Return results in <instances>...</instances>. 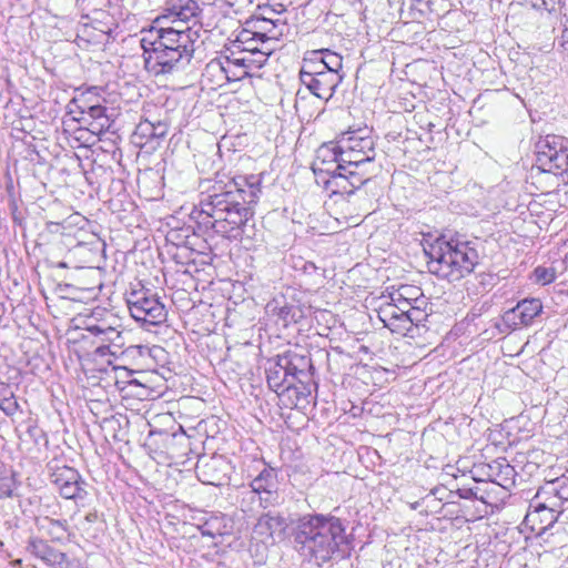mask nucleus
Returning a JSON list of instances; mask_svg holds the SVG:
<instances>
[{"instance_id":"f257e3e1","label":"nucleus","mask_w":568,"mask_h":568,"mask_svg":"<svg viewBox=\"0 0 568 568\" xmlns=\"http://www.w3.org/2000/svg\"><path fill=\"white\" fill-rule=\"evenodd\" d=\"M260 194V175L232 178L226 183L217 181L213 192L200 202V210L193 212L197 227L229 240L240 239Z\"/></svg>"},{"instance_id":"f03ea898","label":"nucleus","mask_w":568,"mask_h":568,"mask_svg":"<svg viewBox=\"0 0 568 568\" xmlns=\"http://www.w3.org/2000/svg\"><path fill=\"white\" fill-rule=\"evenodd\" d=\"M197 38V32L190 27L151 28L140 40L145 69L154 75L183 69L193 58Z\"/></svg>"},{"instance_id":"7ed1b4c3","label":"nucleus","mask_w":568,"mask_h":568,"mask_svg":"<svg viewBox=\"0 0 568 568\" xmlns=\"http://www.w3.org/2000/svg\"><path fill=\"white\" fill-rule=\"evenodd\" d=\"M345 526L338 517L307 514L298 518L294 529L297 550L314 559L317 565L346 555L347 537Z\"/></svg>"},{"instance_id":"20e7f679","label":"nucleus","mask_w":568,"mask_h":568,"mask_svg":"<svg viewBox=\"0 0 568 568\" xmlns=\"http://www.w3.org/2000/svg\"><path fill=\"white\" fill-rule=\"evenodd\" d=\"M428 256L429 272L448 281H458L470 274L478 264V253L470 242L458 237L445 240L437 239L429 250H425Z\"/></svg>"},{"instance_id":"39448f33","label":"nucleus","mask_w":568,"mask_h":568,"mask_svg":"<svg viewBox=\"0 0 568 568\" xmlns=\"http://www.w3.org/2000/svg\"><path fill=\"white\" fill-rule=\"evenodd\" d=\"M311 358L291 352L268 361L265 374L270 390H298L294 381L304 385L311 378Z\"/></svg>"},{"instance_id":"423d86ee","label":"nucleus","mask_w":568,"mask_h":568,"mask_svg":"<svg viewBox=\"0 0 568 568\" xmlns=\"http://www.w3.org/2000/svg\"><path fill=\"white\" fill-rule=\"evenodd\" d=\"M562 480H554L548 483L545 487H542L541 493H538L536 499L529 506V509L525 517V524L534 531L536 535L544 534L549 527H551L558 517V513L555 510L552 504L551 506L546 505L540 501L541 494H549L557 497L559 500L568 499V487H562Z\"/></svg>"},{"instance_id":"0eeeda50","label":"nucleus","mask_w":568,"mask_h":568,"mask_svg":"<svg viewBox=\"0 0 568 568\" xmlns=\"http://www.w3.org/2000/svg\"><path fill=\"white\" fill-rule=\"evenodd\" d=\"M537 169L552 173L568 184V140L547 135L537 143Z\"/></svg>"},{"instance_id":"6e6552de","label":"nucleus","mask_w":568,"mask_h":568,"mask_svg":"<svg viewBox=\"0 0 568 568\" xmlns=\"http://www.w3.org/2000/svg\"><path fill=\"white\" fill-rule=\"evenodd\" d=\"M90 335L95 337V342H121L123 336V325L121 318L113 312L95 307L91 314L87 316L83 327Z\"/></svg>"},{"instance_id":"1a4fd4ad","label":"nucleus","mask_w":568,"mask_h":568,"mask_svg":"<svg viewBox=\"0 0 568 568\" xmlns=\"http://www.w3.org/2000/svg\"><path fill=\"white\" fill-rule=\"evenodd\" d=\"M131 316L148 325H159L166 318L164 305L155 295H146L145 292H133L126 300Z\"/></svg>"},{"instance_id":"9d476101","label":"nucleus","mask_w":568,"mask_h":568,"mask_svg":"<svg viewBox=\"0 0 568 568\" xmlns=\"http://www.w3.org/2000/svg\"><path fill=\"white\" fill-rule=\"evenodd\" d=\"M51 483L65 499H84L88 496L87 483L77 469L69 466L50 467Z\"/></svg>"},{"instance_id":"9b49d317","label":"nucleus","mask_w":568,"mask_h":568,"mask_svg":"<svg viewBox=\"0 0 568 568\" xmlns=\"http://www.w3.org/2000/svg\"><path fill=\"white\" fill-rule=\"evenodd\" d=\"M231 465L222 455L200 457L195 473L200 481L205 485L222 486L227 483Z\"/></svg>"},{"instance_id":"f8f14e48","label":"nucleus","mask_w":568,"mask_h":568,"mask_svg":"<svg viewBox=\"0 0 568 568\" xmlns=\"http://www.w3.org/2000/svg\"><path fill=\"white\" fill-rule=\"evenodd\" d=\"M90 94H93V89L82 91L80 94L74 97L68 104L69 113L72 114L78 112L81 116H74V120L84 122H87V119L84 118L87 114L90 119L98 122L99 130L109 128V119L105 114L106 108L100 101H97L95 104H89L88 99L90 98Z\"/></svg>"},{"instance_id":"ddd939ff","label":"nucleus","mask_w":568,"mask_h":568,"mask_svg":"<svg viewBox=\"0 0 568 568\" xmlns=\"http://www.w3.org/2000/svg\"><path fill=\"white\" fill-rule=\"evenodd\" d=\"M542 311L541 301L538 298H525L517 303V305L507 311L503 316V322L509 328H517L519 326H528L532 323L534 318Z\"/></svg>"},{"instance_id":"4468645a","label":"nucleus","mask_w":568,"mask_h":568,"mask_svg":"<svg viewBox=\"0 0 568 568\" xmlns=\"http://www.w3.org/2000/svg\"><path fill=\"white\" fill-rule=\"evenodd\" d=\"M100 345L95 348V354L100 357L111 356L116 358L119 355H123L125 353L135 355L138 354L140 357H151L159 358L164 354V349L161 346L153 345L152 347L145 345H132L123 351L125 346V337L121 336V342L116 343V346L113 345L114 342H99Z\"/></svg>"},{"instance_id":"2eb2a0df","label":"nucleus","mask_w":568,"mask_h":568,"mask_svg":"<svg viewBox=\"0 0 568 568\" xmlns=\"http://www.w3.org/2000/svg\"><path fill=\"white\" fill-rule=\"evenodd\" d=\"M27 550L49 567L70 568L67 554L51 547L48 541L41 538L31 537L28 541Z\"/></svg>"},{"instance_id":"dca6fc26","label":"nucleus","mask_w":568,"mask_h":568,"mask_svg":"<svg viewBox=\"0 0 568 568\" xmlns=\"http://www.w3.org/2000/svg\"><path fill=\"white\" fill-rule=\"evenodd\" d=\"M341 73L325 71L316 77L304 75L301 81L315 97L328 101L335 93L336 88L342 82Z\"/></svg>"},{"instance_id":"f3484780","label":"nucleus","mask_w":568,"mask_h":568,"mask_svg":"<svg viewBox=\"0 0 568 568\" xmlns=\"http://www.w3.org/2000/svg\"><path fill=\"white\" fill-rule=\"evenodd\" d=\"M477 470H481L489 481L496 483L505 489H510L515 485L516 470L505 458L496 459Z\"/></svg>"},{"instance_id":"a211bd4d","label":"nucleus","mask_w":568,"mask_h":568,"mask_svg":"<svg viewBox=\"0 0 568 568\" xmlns=\"http://www.w3.org/2000/svg\"><path fill=\"white\" fill-rule=\"evenodd\" d=\"M185 434L182 432L181 434L178 433H170L168 430H150L145 443L144 448L148 450V454L153 458L156 459L158 457H162L163 455L168 454L169 448L178 440V439H184Z\"/></svg>"},{"instance_id":"6ab92c4d","label":"nucleus","mask_w":568,"mask_h":568,"mask_svg":"<svg viewBox=\"0 0 568 568\" xmlns=\"http://www.w3.org/2000/svg\"><path fill=\"white\" fill-rule=\"evenodd\" d=\"M287 524L284 517L278 514L267 513L262 515L254 526V534L262 540L267 538H280L285 536Z\"/></svg>"},{"instance_id":"aec40b11","label":"nucleus","mask_w":568,"mask_h":568,"mask_svg":"<svg viewBox=\"0 0 568 568\" xmlns=\"http://www.w3.org/2000/svg\"><path fill=\"white\" fill-rule=\"evenodd\" d=\"M397 312L393 306H381L378 310V317L384 326L389 328L393 333L406 335L410 332V326L407 318V312L397 307Z\"/></svg>"},{"instance_id":"412c9836","label":"nucleus","mask_w":568,"mask_h":568,"mask_svg":"<svg viewBox=\"0 0 568 568\" xmlns=\"http://www.w3.org/2000/svg\"><path fill=\"white\" fill-rule=\"evenodd\" d=\"M165 11V18H172L173 22H187L197 18L200 7L195 0H169Z\"/></svg>"},{"instance_id":"4be33fe9","label":"nucleus","mask_w":568,"mask_h":568,"mask_svg":"<svg viewBox=\"0 0 568 568\" xmlns=\"http://www.w3.org/2000/svg\"><path fill=\"white\" fill-rule=\"evenodd\" d=\"M203 82L211 85L212 89L221 88L227 83L225 64L223 58L211 60L202 73Z\"/></svg>"},{"instance_id":"5701e85b","label":"nucleus","mask_w":568,"mask_h":568,"mask_svg":"<svg viewBox=\"0 0 568 568\" xmlns=\"http://www.w3.org/2000/svg\"><path fill=\"white\" fill-rule=\"evenodd\" d=\"M341 150H353L355 152L366 151L375 153L374 141L371 136H361L355 132L346 133L339 139Z\"/></svg>"},{"instance_id":"b1692460","label":"nucleus","mask_w":568,"mask_h":568,"mask_svg":"<svg viewBox=\"0 0 568 568\" xmlns=\"http://www.w3.org/2000/svg\"><path fill=\"white\" fill-rule=\"evenodd\" d=\"M339 158H342L339 142L323 144L317 150L316 158L312 164V170H323V163L332 165V162H337V164H339Z\"/></svg>"},{"instance_id":"393cba45","label":"nucleus","mask_w":568,"mask_h":568,"mask_svg":"<svg viewBox=\"0 0 568 568\" xmlns=\"http://www.w3.org/2000/svg\"><path fill=\"white\" fill-rule=\"evenodd\" d=\"M39 528L43 530L53 542H63L64 534L68 531V521L65 519H53L43 517L39 520Z\"/></svg>"},{"instance_id":"a878e982","label":"nucleus","mask_w":568,"mask_h":568,"mask_svg":"<svg viewBox=\"0 0 568 568\" xmlns=\"http://www.w3.org/2000/svg\"><path fill=\"white\" fill-rule=\"evenodd\" d=\"M276 477L274 468L264 466L260 474L251 481L252 490L258 494L273 493L276 489Z\"/></svg>"},{"instance_id":"bb28decb","label":"nucleus","mask_w":568,"mask_h":568,"mask_svg":"<svg viewBox=\"0 0 568 568\" xmlns=\"http://www.w3.org/2000/svg\"><path fill=\"white\" fill-rule=\"evenodd\" d=\"M375 153H366V151L355 152L353 150H342V163L344 169H363L367 163L373 162Z\"/></svg>"},{"instance_id":"cd10ccee","label":"nucleus","mask_w":568,"mask_h":568,"mask_svg":"<svg viewBox=\"0 0 568 568\" xmlns=\"http://www.w3.org/2000/svg\"><path fill=\"white\" fill-rule=\"evenodd\" d=\"M326 71V67L323 63V59H321V52L318 50H313L306 53L303 65L300 71V79L303 81L304 75L316 77Z\"/></svg>"},{"instance_id":"c85d7f7f","label":"nucleus","mask_w":568,"mask_h":568,"mask_svg":"<svg viewBox=\"0 0 568 568\" xmlns=\"http://www.w3.org/2000/svg\"><path fill=\"white\" fill-rule=\"evenodd\" d=\"M346 172L339 170L335 175L323 179V186L332 194H353L354 190L346 178Z\"/></svg>"},{"instance_id":"c756f323","label":"nucleus","mask_w":568,"mask_h":568,"mask_svg":"<svg viewBox=\"0 0 568 568\" xmlns=\"http://www.w3.org/2000/svg\"><path fill=\"white\" fill-rule=\"evenodd\" d=\"M166 134V125L162 122L153 123L149 120L141 121L134 132L135 138L152 139L163 138Z\"/></svg>"},{"instance_id":"7c9ffc66","label":"nucleus","mask_w":568,"mask_h":568,"mask_svg":"<svg viewBox=\"0 0 568 568\" xmlns=\"http://www.w3.org/2000/svg\"><path fill=\"white\" fill-rule=\"evenodd\" d=\"M202 536H209L215 538L225 534V525H223V518L211 517L205 520L200 527Z\"/></svg>"},{"instance_id":"2f4dec72","label":"nucleus","mask_w":568,"mask_h":568,"mask_svg":"<svg viewBox=\"0 0 568 568\" xmlns=\"http://www.w3.org/2000/svg\"><path fill=\"white\" fill-rule=\"evenodd\" d=\"M318 51L321 52V59H323L326 70L333 73H339L343 67V58L329 49H322Z\"/></svg>"},{"instance_id":"473e14b6","label":"nucleus","mask_w":568,"mask_h":568,"mask_svg":"<svg viewBox=\"0 0 568 568\" xmlns=\"http://www.w3.org/2000/svg\"><path fill=\"white\" fill-rule=\"evenodd\" d=\"M256 33H253L248 30H242L235 40L231 41L233 44H240L241 49H244L245 51L250 52L251 54H260L261 58L264 57V54L257 49V45H246L248 42H256L255 39Z\"/></svg>"},{"instance_id":"72a5a7b5","label":"nucleus","mask_w":568,"mask_h":568,"mask_svg":"<svg viewBox=\"0 0 568 568\" xmlns=\"http://www.w3.org/2000/svg\"><path fill=\"white\" fill-rule=\"evenodd\" d=\"M409 287H402L397 293L390 295V303H386L383 306H393L397 312V310H405L408 311L409 306H414L412 304V298L407 296V292L409 291Z\"/></svg>"},{"instance_id":"f704fd0d","label":"nucleus","mask_w":568,"mask_h":568,"mask_svg":"<svg viewBox=\"0 0 568 568\" xmlns=\"http://www.w3.org/2000/svg\"><path fill=\"white\" fill-rule=\"evenodd\" d=\"M0 409L8 416L21 410L18 398L14 393H0Z\"/></svg>"},{"instance_id":"c9c22d12","label":"nucleus","mask_w":568,"mask_h":568,"mask_svg":"<svg viewBox=\"0 0 568 568\" xmlns=\"http://www.w3.org/2000/svg\"><path fill=\"white\" fill-rule=\"evenodd\" d=\"M343 171L346 172L345 175L354 191L359 189L369 180L367 172L363 169H344Z\"/></svg>"},{"instance_id":"e433bc0d","label":"nucleus","mask_w":568,"mask_h":568,"mask_svg":"<svg viewBox=\"0 0 568 568\" xmlns=\"http://www.w3.org/2000/svg\"><path fill=\"white\" fill-rule=\"evenodd\" d=\"M295 397V409L306 412L311 405L316 404L318 393H293Z\"/></svg>"},{"instance_id":"4c0bfd02","label":"nucleus","mask_w":568,"mask_h":568,"mask_svg":"<svg viewBox=\"0 0 568 568\" xmlns=\"http://www.w3.org/2000/svg\"><path fill=\"white\" fill-rule=\"evenodd\" d=\"M534 278L536 283L546 285L555 281L556 272L552 267L538 266L534 271Z\"/></svg>"},{"instance_id":"58836bf2","label":"nucleus","mask_w":568,"mask_h":568,"mask_svg":"<svg viewBox=\"0 0 568 568\" xmlns=\"http://www.w3.org/2000/svg\"><path fill=\"white\" fill-rule=\"evenodd\" d=\"M240 47V44L233 43L225 45L219 58H223V62H234L235 59H241V55L248 52Z\"/></svg>"},{"instance_id":"ea45409f","label":"nucleus","mask_w":568,"mask_h":568,"mask_svg":"<svg viewBox=\"0 0 568 568\" xmlns=\"http://www.w3.org/2000/svg\"><path fill=\"white\" fill-rule=\"evenodd\" d=\"M342 165V163L337 164V162H332V165L323 163V170H313L316 182L323 184V179L331 178V175H335L339 170H344Z\"/></svg>"},{"instance_id":"a19ab883","label":"nucleus","mask_w":568,"mask_h":568,"mask_svg":"<svg viewBox=\"0 0 568 568\" xmlns=\"http://www.w3.org/2000/svg\"><path fill=\"white\" fill-rule=\"evenodd\" d=\"M225 73L227 83L232 81H240L246 77H250V70L233 64H225Z\"/></svg>"},{"instance_id":"79ce46f5","label":"nucleus","mask_w":568,"mask_h":568,"mask_svg":"<svg viewBox=\"0 0 568 568\" xmlns=\"http://www.w3.org/2000/svg\"><path fill=\"white\" fill-rule=\"evenodd\" d=\"M407 312V318L410 328L415 325L418 326L420 323H423L427 314L419 307V306H409Z\"/></svg>"},{"instance_id":"37998d69","label":"nucleus","mask_w":568,"mask_h":568,"mask_svg":"<svg viewBox=\"0 0 568 568\" xmlns=\"http://www.w3.org/2000/svg\"><path fill=\"white\" fill-rule=\"evenodd\" d=\"M254 54H251V53H245L243 55H241V59H235L234 62H224V64H233V65H236V67H242L244 69H251L252 64L254 63H257L258 67H261L265 61H266V58H262V60H254L252 57Z\"/></svg>"},{"instance_id":"c03bdc74","label":"nucleus","mask_w":568,"mask_h":568,"mask_svg":"<svg viewBox=\"0 0 568 568\" xmlns=\"http://www.w3.org/2000/svg\"><path fill=\"white\" fill-rule=\"evenodd\" d=\"M274 402L281 407V408H295V397L293 393H274Z\"/></svg>"},{"instance_id":"a18cd8bd","label":"nucleus","mask_w":568,"mask_h":568,"mask_svg":"<svg viewBox=\"0 0 568 568\" xmlns=\"http://www.w3.org/2000/svg\"><path fill=\"white\" fill-rule=\"evenodd\" d=\"M89 408L94 415L108 413L110 405L104 403L102 398H89Z\"/></svg>"},{"instance_id":"49530a36","label":"nucleus","mask_w":568,"mask_h":568,"mask_svg":"<svg viewBox=\"0 0 568 568\" xmlns=\"http://www.w3.org/2000/svg\"><path fill=\"white\" fill-rule=\"evenodd\" d=\"M14 488V481L11 477L0 478V498H7L12 496Z\"/></svg>"},{"instance_id":"de8ad7c7","label":"nucleus","mask_w":568,"mask_h":568,"mask_svg":"<svg viewBox=\"0 0 568 568\" xmlns=\"http://www.w3.org/2000/svg\"><path fill=\"white\" fill-rule=\"evenodd\" d=\"M560 2L561 0H541V2H538L537 4V10L551 13L557 10Z\"/></svg>"},{"instance_id":"09e8293b","label":"nucleus","mask_w":568,"mask_h":568,"mask_svg":"<svg viewBox=\"0 0 568 568\" xmlns=\"http://www.w3.org/2000/svg\"><path fill=\"white\" fill-rule=\"evenodd\" d=\"M457 494L460 498H464V499L478 498L477 497V488H471V487L458 488Z\"/></svg>"},{"instance_id":"8fccbe9b","label":"nucleus","mask_w":568,"mask_h":568,"mask_svg":"<svg viewBox=\"0 0 568 568\" xmlns=\"http://www.w3.org/2000/svg\"><path fill=\"white\" fill-rule=\"evenodd\" d=\"M189 402H192L193 404H195L197 409L203 406V399H201L199 397L185 396V397L180 398L181 405H185Z\"/></svg>"},{"instance_id":"3c124183","label":"nucleus","mask_w":568,"mask_h":568,"mask_svg":"<svg viewBox=\"0 0 568 568\" xmlns=\"http://www.w3.org/2000/svg\"><path fill=\"white\" fill-rule=\"evenodd\" d=\"M559 45L564 52L568 54V28H564Z\"/></svg>"},{"instance_id":"603ef678","label":"nucleus","mask_w":568,"mask_h":568,"mask_svg":"<svg viewBox=\"0 0 568 568\" xmlns=\"http://www.w3.org/2000/svg\"><path fill=\"white\" fill-rule=\"evenodd\" d=\"M97 520H98L97 511H91V513L87 514L84 517V521L88 524H94Z\"/></svg>"},{"instance_id":"864d4df0","label":"nucleus","mask_w":568,"mask_h":568,"mask_svg":"<svg viewBox=\"0 0 568 568\" xmlns=\"http://www.w3.org/2000/svg\"><path fill=\"white\" fill-rule=\"evenodd\" d=\"M92 89H93V94H90V98L88 99L89 104H95L97 101H100V97L98 95L97 88L93 87Z\"/></svg>"},{"instance_id":"5fc2aeb1","label":"nucleus","mask_w":568,"mask_h":568,"mask_svg":"<svg viewBox=\"0 0 568 568\" xmlns=\"http://www.w3.org/2000/svg\"><path fill=\"white\" fill-rule=\"evenodd\" d=\"M134 400V398L131 395H126L122 397L123 405L125 407L131 406V402Z\"/></svg>"},{"instance_id":"6e6d98bb","label":"nucleus","mask_w":568,"mask_h":568,"mask_svg":"<svg viewBox=\"0 0 568 568\" xmlns=\"http://www.w3.org/2000/svg\"><path fill=\"white\" fill-rule=\"evenodd\" d=\"M524 2H525L526 4L531 6L534 9H536V10H537V4H538V2H541V0H524Z\"/></svg>"},{"instance_id":"4d7b16f0","label":"nucleus","mask_w":568,"mask_h":568,"mask_svg":"<svg viewBox=\"0 0 568 568\" xmlns=\"http://www.w3.org/2000/svg\"><path fill=\"white\" fill-rule=\"evenodd\" d=\"M21 564H22V560L21 559H16L11 562V565L13 567H18V568H21Z\"/></svg>"},{"instance_id":"13d9d810","label":"nucleus","mask_w":568,"mask_h":568,"mask_svg":"<svg viewBox=\"0 0 568 568\" xmlns=\"http://www.w3.org/2000/svg\"><path fill=\"white\" fill-rule=\"evenodd\" d=\"M263 22L264 23H267V24H271L272 27H274V22L272 20H267V19H263Z\"/></svg>"},{"instance_id":"bf43d9fd","label":"nucleus","mask_w":568,"mask_h":568,"mask_svg":"<svg viewBox=\"0 0 568 568\" xmlns=\"http://www.w3.org/2000/svg\"><path fill=\"white\" fill-rule=\"evenodd\" d=\"M113 437H114V439H115V440H118V442H122V440H123V437H122V436H120V435H118V434H115Z\"/></svg>"},{"instance_id":"052dcab7","label":"nucleus","mask_w":568,"mask_h":568,"mask_svg":"<svg viewBox=\"0 0 568 568\" xmlns=\"http://www.w3.org/2000/svg\"><path fill=\"white\" fill-rule=\"evenodd\" d=\"M418 505H419V503H418V501H416V503L412 504V508H413V509H416V508L418 507Z\"/></svg>"},{"instance_id":"680f3d73","label":"nucleus","mask_w":568,"mask_h":568,"mask_svg":"<svg viewBox=\"0 0 568 568\" xmlns=\"http://www.w3.org/2000/svg\"><path fill=\"white\" fill-rule=\"evenodd\" d=\"M564 28H568V18L566 19V21L564 22Z\"/></svg>"},{"instance_id":"e2e57ef3","label":"nucleus","mask_w":568,"mask_h":568,"mask_svg":"<svg viewBox=\"0 0 568 568\" xmlns=\"http://www.w3.org/2000/svg\"><path fill=\"white\" fill-rule=\"evenodd\" d=\"M246 45H256V42H248Z\"/></svg>"},{"instance_id":"0e129e2a","label":"nucleus","mask_w":568,"mask_h":568,"mask_svg":"<svg viewBox=\"0 0 568 568\" xmlns=\"http://www.w3.org/2000/svg\"><path fill=\"white\" fill-rule=\"evenodd\" d=\"M323 400H324V402H328V396L323 397Z\"/></svg>"},{"instance_id":"69168bd1","label":"nucleus","mask_w":568,"mask_h":568,"mask_svg":"<svg viewBox=\"0 0 568 568\" xmlns=\"http://www.w3.org/2000/svg\"><path fill=\"white\" fill-rule=\"evenodd\" d=\"M324 394L329 396V395H333L334 393L326 392Z\"/></svg>"}]
</instances>
